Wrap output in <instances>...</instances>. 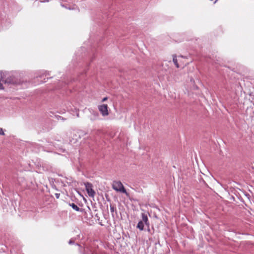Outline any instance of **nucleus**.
<instances>
[{
	"mask_svg": "<svg viewBox=\"0 0 254 254\" xmlns=\"http://www.w3.org/2000/svg\"><path fill=\"white\" fill-rule=\"evenodd\" d=\"M0 76L1 80L4 83L16 84L18 82L15 77L9 73L0 71Z\"/></svg>",
	"mask_w": 254,
	"mask_h": 254,
	"instance_id": "1",
	"label": "nucleus"
},
{
	"mask_svg": "<svg viewBox=\"0 0 254 254\" xmlns=\"http://www.w3.org/2000/svg\"><path fill=\"white\" fill-rule=\"evenodd\" d=\"M112 189L118 192L125 193L127 196H129V193L127 192L121 181H114L112 183Z\"/></svg>",
	"mask_w": 254,
	"mask_h": 254,
	"instance_id": "2",
	"label": "nucleus"
},
{
	"mask_svg": "<svg viewBox=\"0 0 254 254\" xmlns=\"http://www.w3.org/2000/svg\"><path fill=\"white\" fill-rule=\"evenodd\" d=\"M84 185L88 195L91 197H94L95 194V192L92 189L93 186L92 184L90 183H84Z\"/></svg>",
	"mask_w": 254,
	"mask_h": 254,
	"instance_id": "3",
	"label": "nucleus"
},
{
	"mask_svg": "<svg viewBox=\"0 0 254 254\" xmlns=\"http://www.w3.org/2000/svg\"><path fill=\"white\" fill-rule=\"evenodd\" d=\"M98 109L103 116L108 115V106L107 105L103 104L99 106Z\"/></svg>",
	"mask_w": 254,
	"mask_h": 254,
	"instance_id": "4",
	"label": "nucleus"
},
{
	"mask_svg": "<svg viewBox=\"0 0 254 254\" xmlns=\"http://www.w3.org/2000/svg\"><path fill=\"white\" fill-rule=\"evenodd\" d=\"M141 215L142 218V220L141 221H142V222H144L147 226H148L149 222L147 215H146L144 213H142Z\"/></svg>",
	"mask_w": 254,
	"mask_h": 254,
	"instance_id": "5",
	"label": "nucleus"
},
{
	"mask_svg": "<svg viewBox=\"0 0 254 254\" xmlns=\"http://www.w3.org/2000/svg\"><path fill=\"white\" fill-rule=\"evenodd\" d=\"M137 228L139 229L140 231H142L144 229V223L142 221H140L136 226Z\"/></svg>",
	"mask_w": 254,
	"mask_h": 254,
	"instance_id": "6",
	"label": "nucleus"
},
{
	"mask_svg": "<svg viewBox=\"0 0 254 254\" xmlns=\"http://www.w3.org/2000/svg\"><path fill=\"white\" fill-rule=\"evenodd\" d=\"M69 205L75 211H80V208L75 203H69Z\"/></svg>",
	"mask_w": 254,
	"mask_h": 254,
	"instance_id": "7",
	"label": "nucleus"
},
{
	"mask_svg": "<svg viewBox=\"0 0 254 254\" xmlns=\"http://www.w3.org/2000/svg\"><path fill=\"white\" fill-rule=\"evenodd\" d=\"M173 63H174V64H175L176 67L177 68H179L180 67L179 66V64L178 63V60H177V56L176 55H174L173 56Z\"/></svg>",
	"mask_w": 254,
	"mask_h": 254,
	"instance_id": "8",
	"label": "nucleus"
},
{
	"mask_svg": "<svg viewBox=\"0 0 254 254\" xmlns=\"http://www.w3.org/2000/svg\"><path fill=\"white\" fill-rule=\"evenodd\" d=\"M105 198H106L107 201H108L110 203L109 205H110V209L111 210V200H110V195L106 193L105 195Z\"/></svg>",
	"mask_w": 254,
	"mask_h": 254,
	"instance_id": "9",
	"label": "nucleus"
},
{
	"mask_svg": "<svg viewBox=\"0 0 254 254\" xmlns=\"http://www.w3.org/2000/svg\"><path fill=\"white\" fill-rule=\"evenodd\" d=\"M74 243V240L72 239H70L68 242V244L69 245L73 244Z\"/></svg>",
	"mask_w": 254,
	"mask_h": 254,
	"instance_id": "10",
	"label": "nucleus"
},
{
	"mask_svg": "<svg viewBox=\"0 0 254 254\" xmlns=\"http://www.w3.org/2000/svg\"><path fill=\"white\" fill-rule=\"evenodd\" d=\"M0 135H4V133L3 131V129L2 128H0Z\"/></svg>",
	"mask_w": 254,
	"mask_h": 254,
	"instance_id": "11",
	"label": "nucleus"
},
{
	"mask_svg": "<svg viewBox=\"0 0 254 254\" xmlns=\"http://www.w3.org/2000/svg\"><path fill=\"white\" fill-rule=\"evenodd\" d=\"M41 2H49L50 0H39Z\"/></svg>",
	"mask_w": 254,
	"mask_h": 254,
	"instance_id": "12",
	"label": "nucleus"
},
{
	"mask_svg": "<svg viewBox=\"0 0 254 254\" xmlns=\"http://www.w3.org/2000/svg\"><path fill=\"white\" fill-rule=\"evenodd\" d=\"M56 196L57 198H58L60 195V193H56Z\"/></svg>",
	"mask_w": 254,
	"mask_h": 254,
	"instance_id": "13",
	"label": "nucleus"
},
{
	"mask_svg": "<svg viewBox=\"0 0 254 254\" xmlns=\"http://www.w3.org/2000/svg\"><path fill=\"white\" fill-rule=\"evenodd\" d=\"M62 6L63 7H64L66 8H67V7L66 6H64V4H62Z\"/></svg>",
	"mask_w": 254,
	"mask_h": 254,
	"instance_id": "14",
	"label": "nucleus"
},
{
	"mask_svg": "<svg viewBox=\"0 0 254 254\" xmlns=\"http://www.w3.org/2000/svg\"><path fill=\"white\" fill-rule=\"evenodd\" d=\"M114 211V207L112 206V212Z\"/></svg>",
	"mask_w": 254,
	"mask_h": 254,
	"instance_id": "15",
	"label": "nucleus"
},
{
	"mask_svg": "<svg viewBox=\"0 0 254 254\" xmlns=\"http://www.w3.org/2000/svg\"><path fill=\"white\" fill-rule=\"evenodd\" d=\"M106 100V98H104V99H103V100H102V101H105Z\"/></svg>",
	"mask_w": 254,
	"mask_h": 254,
	"instance_id": "16",
	"label": "nucleus"
},
{
	"mask_svg": "<svg viewBox=\"0 0 254 254\" xmlns=\"http://www.w3.org/2000/svg\"><path fill=\"white\" fill-rule=\"evenodd\" d=\"M217 0H216L214 2V3H215L217 2Z\"/></svg>",
	"mask_w": 254,
	"mask_h": 254,
	"instance_id": "17",
	"label": "nucleus"
},
{
	"mask_svg": "<svg viewBox=\"0 0 254 254\" xmlns=\"http://www.w3.org/2000/svg\"><path fill=\"white\" fill-rule=\"evenodd\" d=\"M77 117H79V114H77Z\"/></svg>",
	"mask_w": 254,
	"mask_h": 254,
	"instance_id": "18",
	"label": "nucleus"
}]
</instances>
